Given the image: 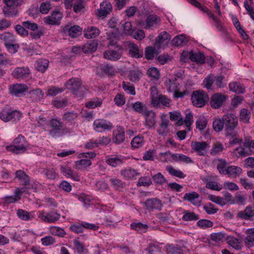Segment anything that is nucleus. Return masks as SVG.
Here are the masks:
<instances>
[{"instance_id": "nucleus-1", "label": "nucleus", "mask_w": 254, "mask_h": 254, "mask_svg": "<svg viewBox=\"0 0 254 254\" xmlns=\"http://www.w3.org/2000/svg\"><path fill=\"white\" fill-rule=\"evenodd\" d=\"M65 86L75 97L79 99L82 98L87 91L86 88L82 85V80L78 77L68 79L65 82Z\"/></svg>"}, {"instance_id": "nucleus-2", "label": "nucleus", "mask_w": 254, "mask_h": 254, "mask_svg": "<svg viewBox=\"0 0 254 254\" xmlns=\"http://www.w3.org/2000/svg\"><path fill=\"white\" fill-rule=\"evenodd\" d=\"M225 134L232 137H236L237 132L235 128L238 126V121L237 117L232 114L223 116Z\"/></svg>"}, {"instance_id": "nucleus-3", "label": "nucleus", "mask_w": 254, "mask_h": 254, "mask_svg": "<svg viewBox=\"0 0 254 254\" xmlns=\"http://www.w3.org/2000/svg\"><path fill=\"white\" fill-rule=\"evenodd\" d=\"M13 144L7 146V151L18 154L25 152L28 146V143L25 138L20 134L13 141Z\"/></svg>"}, {"instance_id": "nucleus-4", "label": "nucleus", "mask_w": 254, "mask_h": 254, "mask_svg": "<svg viewBox=\"0 0 254 254\" xmlns=\"http://www.w3.org/2000/svg\"><path fill=\"white\" fill-rule=\"evenodd\" d=\"M22 114L18 111L12 110L8 106H5L0 112V119L4 122H9L12 119L18 120L21 117Z\"/></svg>"}, {"instance_id": "nucleus-5", "label": "nucleus", "mask_w": 254, "mask_h": 254, "mask_svg": "<svg viewBox=\"0 0 254 254\" xmlns=\"http://www.w3.org/2000/svg\"><path fill=\"white\" fill-rule=\"evenodd\" d=\"M191 99L193 105L200 108L205 105L208 100V96L204 91L198 90L192 92Z\"/></svg>"}, {"instance_id": "nucleus-6", "label": "nucleus", "mask_w": 254, "mask_h": 254, "mask_svg": "<svg viewBox=\"0 0 254 254\" xmlns=\"http://www.w3.org/2000/svg\"><path fill=\"white\" fill-rule=\"evenodd\" d=\"M123 45L126 50L128 52L130 57L135 59L142 57L143 53L142 50H140L136 44L130 41H125Z\"/></svg>"}, {"instance_id": "nucleus-7", "label": "nucleus", "mask_w": 254, "mask_h": 254, "mask_svg": "<svg viewBox=\"0 0 254 254\" xmlns=\"http://www.w3.org/2000/svg\"><path fill=\"white\" fill-rule=\"evenodd\" d=\"M118 49L116 50H109L104 53L105 59L112 61H117L121 59L123 54V47L121 45H117Z\"/></svg>"}, {"instance_id": "nucleus-8", "label": "nucleus", "mask_w": 254, "mask_h": 254, "mask_svg": "<svg viewBox=\"0 0 254 254\" xmlns=\"http://www.w3.org/2000/svg\"><path fill=\"white\" fill-rule=\"evenodd\" d=\"M191 149L200 156H204L209 144L205 141H192L190 144Z\"/></svg>"}, {"instance_id": "nucleus-9", "label": "nucleus", "mask_w": 254, "mask_h": 254, "mask_svg": "<svg viewBox=\"0 0 254 254\" xmlns=\"http://www.w3.org/2000/svg\"><path fill=\"white\" fill-rule=\"evenodd\" d=\"M171 39V36L166 31L162 32L155 40L154 47L159 49L167 45Z\"/></svg>"}, {"instance_id": "nucleus-10", "label": "nucleus", "mask_w": 254, "mask_h": 254, "mask_svg": "<svg viewBox=\"0 0 254 254\" xmlns=\"http://www.w3.org/2000/svg\"><path fill=\"white\" fill-rule=\"evenodd\" d=\"M28 90L26 84L16 83L10 85L9 87V93L16 97H20Z\"/></svg>"}, {"instance_id": "nucleus-11", "label": "nucleus", "mask_w": 254, "mask_h": 254, "mask_svg": "<svg viewBox=\"0 0 254 254\" xmlns=\"http://www.w3.org/2000/svg\"><path fill=\"white\" fill-rule=\"evenodd\" d=\"M93 125L94 129L99 132H102L105 130H110L113 127L112 123L103 119L96 120L94 122Z\"/></svg>"}, {"instance_id": "nucleus-12", "label": "nucleus", "mask_w": 254, "mask_h": 254, "mask_svg": "<svg viewBox=\"0 0 254 254\" xmlns=\"http://www.w3.org/2000/svg\"><path fill=\"white\" fill-rule=\"evenodd\" d=\"M226 96L221 93H215L211 97L210 105L213 109L220 108L226 101Z\"/></svg>"}, {"instance_id": "nucleus-13", "label": "nucleus", "mask_w": 254, "mask_h": 254, "mask_svg": "<svg viewBox=\"0 0 254 254\" xmlns=\"http://www.w3.org/2000/svg\"><path fill=\"white\" fill-rule=\"evenodd\" d=\"M160 18L156 15L150 14L147 17L144 28L146 29L156 28L160 25Z\"/></svg>"}, {"instance_id": "nucleus-14", "label": "nucleus", "mask_w": 254, "mask_h": 254, "mask_svg": "<svg viewBox=\"0 0 254 254\" xmlns=\"http://www.w3.org/2000/svg\"><path fill=\"white\" fill-rule=\"evenodd\" d=\"M143 115L145 118V125L148 128L154 127L156 125V114L152 111L144 110Z\"/></svg>"}, {"instance_id": "nucleus-15", "label": "nucleus", "mask_w": 254, "mask_h": 254, "mask_svg": "<svg viewBox=\"0 0 254 254\" xmlns=\"http://www.w3.org/2000/svg\"><path fill=\"white\" fill-rule=\"evenodd\" d=\"M82 28L78 25H66L63 28V32L71 37L74 38L81 32Z\"/></svg>"}, {"instance_id": "nucleus-16", "label": "nucleus", "mask_w": 254, "mask_h": 254, "mask_svg": "<svg viewBox=\"0 0 254 254\" xmlns=\"http://www.w3.org/2000/svg\"><path fill=\"white\" fill-rule=\"evenodd\" d=\"M183 199L189 201L195 206H200L201 202L199 194L195 191L185 193Z\"/></svg>"}, {"instance_id": "nucleus-17", "label": "nucleus", "mask_w": 254, "mask_h": 254, "mask_svg": "<svg viewBox=\"0 0 254 254\" xmlns=\"http://www.w3.org/2000/svg\"><path fill=\"white\" fill-rule=\"evenodd\" d=\"M30 74L28 67H19L15 68L12 71V75L16 79H23L29 76Z\"/></svg>"}, {"instance_id": "nucleus-18", "label": "nucleus", "mask_w": 254, "mask_h": 254, "mask_svg": "<svg viewBox=\"0 0 254 254\" xmlns=\"http://www.w3.org/2000/svg\"><path fill=\"white\" fill-rule=\"evenodd\" d=\"M60 214L56 212L51 211L44 215L43 213L40 212L39 218L42 221L47 223H54L60 218Z\"/></svg>"}, {"instance_id": "nucleus-19", "label": "nucleus", "mask_w": 254, "mask_h": 254, "mask_svg": "<svg viewBox=\"0 0 254 254\" xmlns=\"http://www.w3.org/2000/svg\"><path fill=\"white\" fill-rule=\"evenodd\" d=\"M121 34L117 30H116L114 32L107 33V40L109 41L108 46L117 47V45H119L118 43L121 40Z\"/></svg>"}, {"instance_id": "nucleus-20", "label": "nucleus", "mask_w": 254, "mask_h": 254, "mask_svg": "<svg viewBox=\"0 0 254 254\" xmlns=\"http://www.w3.org/2000/svg\"><path fill=\"white\" fill-rule=\"evenodd\" d=\"M254 216V205H249L246 207L244 211H240L237 217L241 219L249 220Z\"/></svg>"}, {"instance_id": "nucleus-21", "label": "nucleus", "mask_w": 254, "mask_h": 254, "mask_svg": "<svg viewBox=\"0 0 254 254\" xmlns=\"http://www.w3.org/2000/svg\"><path fill=\"white\" fill-rule=\"evenodd\" d=\"M62 16L63 14L61 12L57 11H54L51 15L44 18V22L49 25L59 24Z\"/></svg>"}, {"instance_id": "nucleus-22", "label": "nucleus", "mask_w": 254, "mask_h": 254, "mask_svg": "<svg viewBox=\"0 0 254 254\" xmlns=\"http://www.w3.org/2000/svg\"><path fill=\"white\" fill-rule=\"evenodd\" d=\"M146 209L152 210L154 209H161L162 204L161 201L156 198L147 199L144 202Z\"/></svg>"}, {"instance_id": "nucleus-23", "label": "nucleus", "mask_w": 254, "mask_h": 254, "mask_svg": "<svg viewBox=\"0 0 254 254\" xmlns=\"http://www.w3.org/2000/svg\"><path fill=\"white\" fill-rule=\"evenodd\" d=\"M60 171L63 175H65L67 178H70L76 181H79L80 180L79 176L77 174L73 173L70 167L67 166L61 165Z\"/></svg>"}, {"instance_id": "nucleus-24", "label": "nucleus", "mask_w": 254, "mask_h": 254, "mask_svg": "<svg viewBox=\"0 0 254 254\" xmlns=\"http://www.w3.org/2000/svg\"><path fill=\"white\" fill-rule=\"evenodd\" d=\"M106 162L113 167L121 166L123 163V159L116 155H109L106 157Z\"/></svg>"}, {"instance_id": "nucleus-25", "label": "nucleus", "mask_w": 254, "mask_h": 254, "mask_svg": "<svg viewBox=\"0 0 254 254\" xmlns=\"http://www.w3.org/2000/svg\"><path fill=\"white\" fill-rule=\"evenodd\" d=\"M15 178L18 179L21 185L27 186L30 184V178L23 171L18 170L15 172Z\"/></svg>"}, {"instance_id": "nucleus-26", "label": "nucleus", "mask_w": 254, "mask_h": 254, "mask_svg": "<svg viewBox=\"0 0 254 254\" xmlns=\"http://www.w3.org/2000/svg\"><path fill=\"white\" fill-rule=\"evenodd\" d=\"M169 121L168 120H162L159 128L157 129L158 134L162 136H166L170 133L168 128Z\"/></svg>"}, {"instance_id": "nucleus-27", "label": "nucleus", "mask_w": 254, "mask_h": 254, "mask_svg": "<svg viewBox=\"0 0 254 254\" xmlns=\"http://www.w3.org/2000/svg\"><path fill=\"white\" fill-rule=\"evenodd\" d=\"M113 141L120 144L125 140V129L122 127H119L114 132Z\"/></svg>"}, {"instance_id": "nucleus-28", "label": "nucleus", "mask_w": 254, "mask_h": 254, "mask_svg": "<svg viewBox=\"0 0 254 254\" xmlns=\"http://www.w3.org/2000/svg\"><path fill=\"white\" fill-rule=\"evenodd\" d=\"M171 100L166 97L165 95L159 94V96L154 100V101L152 103L154 106L158 107L160 105L164 106L169 107L170 105Z\"/></svg>"}, {"instance_id": "nucleus-29", "label": "nucleus", "mask_w": 254, "mask_h": 254, "mask_svg": "<svg viewBox=\"0 0 254 254\" xmlns=\"http://www.w3.org/2000/svg\"><path fill=\"white\" fill-rule=\"evenodd\" d=\"M121 174L124 178L127 180H131L139 175L137 170L127 168L121 171Z\"/></svg>"}, {"instance_id": "nucleus-30", "label": "nucleus", "mask_w": 254, "mask_h": 254, "mask_svg": "<svg viewBox=\"0 0 254 254\" xmlns=\"http://www.w3.org/2000/svg\"><path fill=\"white\" fill-rule=\"evenodd\" d=\"M22 193L23 191L19 188H17L15 191L14 195L7 196L4 197L5 203L8 204L18 201L20 199Z\"/></svg>"}, {"instance_id": "nucleus-31", "label": "nucleus", "mask_w": 254, "mask_h": 254, "mask_svg": "<svg viewBox=\"0 0 254 254\" xmlns=\"http://www.w3.org/2000/svg\"><path fill=\"white\" fill-rule=\"evenodd\" d=\"M171 157L172 161L175 162H183L185 163H191L193 162V161L190 157L182 154H171Z\"/></svg>"}, {"instance_id": "nucleus-32", "label": "nucleus", "mask_w": 254, "mask_h": 254, "mask_svg": "<svg viewBox=\"0 0 254 254\" xmlns=\"http://www.w3.org/2000/svg\"><path fill=\"white\" fill-rule=\"evenodd\" d=\"M189 41L186 35L181 34L175 36L172 40V43L175 46H183L186 45Z\"/></svg>"}, {"instance_id": "nucleus-33", "label": "nucleus", "mask_w": 254, "mask_h": 254, "mask_svg": "<svg viewBox=\"0 0 254 254\" xmlns=\"http://www.w3.org/2000/svg\"><path fill=\"white\" fill-rule=\"evenodd\" d=\"M100 34V30L95 27H88L84 31V37L88 39L95 38Z\"/></svg>"}, {"instance_id": "nucleus-34", "label": "nucleus", "mask_w": 254, "mask_h": 254, "mask_svg": "<svg viewBox=\"0 0 254 254\" xmlns=\"http://www.w3.org/2000/svg\"><path fill=\"white\" fill-rule=\"evenodd\" d=\"M190 59L192 62L202 64L205 62L204 54L200 52L194 53L192 51L190 53Z\"/></svg>"}, {"instance_id": "nucleus-35", "label": "nucleus", "mask_w": 254, "mask_h": 254, "mask_svg": "<svg viewBox=\"0 0 254 254\" xmlns=\"http://www.w3.org/2000/svg\"><path fill=\"white\" fill-rule=\"evenodd\" d=\"M98 43L95 41L86 43L82 48V51L85 54L94 52L97 48Z\"/></svg>"}, {"instance_id": "nucleus-36", "label": "nucleus", "mask_w": 254, "mask_h": 254, "mask_svg": "<svg viewBox=\"0 0 254 254\" xmlns=\"http://www.w3.org/2000/svg\"><path fill=\"white\" fill-rule=\"evenodd\" d=\"M112 6L111 3L103 2L101 3V9L98 10V15L100 17L106 16L112 10Z\"/></svg>"}, {"instance_id": "nucleus-37", "label": "nucleus", "mask_w": 254, "mask_h": 254, "mask_svg": "<svg viewBox=\"0 0 254 254\" xmlns=\"http://www.w3.org/2000/svg\"><path fill=\"white\" fill-rule=\"evenodd\" d=\"M242 169L240 167L231 166L226 169V174L233 177H237L242 173Z\"/></svg>"}, {"instance_id": "nucleus-38", "label": "nucleus", "mask_w": 254, "mask_h": 254, "mask_svg": "<svg viewBox=\"0 0 254 254\" xmlns=\"http://www.w3.org/2000/svg\"><path fill=\"white\" fill-rule=\"evenodd\" d=\"M166 170L171 175L178 177L180 179H183L186 176V175L182 171L175 169L171 165L167 166Z\"/></svg>"}, {"instance_id": "nucleus-39", "label": "nucleus", "mask_w": 254, "mask_h": 254, "mask_svg": "<svg viewBox=\"0 0 254 254\" xmlns=\"http://www.w3.org/2000/svg\"><path fill=\"white\" fill-rule=\"evenodd\" d=\"M0 39L3 42L5 46L15 42L14 35L9 32H4L1 34L0 35Z\"/></svg>"}, {"instance_id": "nucleus-40", "label": "nucleus", "mask_w": 254, "mask_h": 254, "mask_svg": "<svg viewBox=\"0 0 254 254\" xmlns=\"http://www.w3.org/2000/svg\"><path fill=\"white\" fill-rule=\"evenodd\" d=\"M2 12L5 16L13 17L18 15V10L16 7L4 6L3 8Z\"/></svg>"}, {"instance_id": "nucleus-41", "label": "nucleus", "mask_w": 254, "mask_h": 254, "mask_svg": "<svg viewBox=\"0 0 254 254\" xmlns=\"http://www.w3.org/2000/svg\"><path fill=\"white\" fill-rule=\"evenodd\" d=\"M229 89L236 94H242L245 92V88L237 82L233 81L229 83Z\"/></svg>"}, {"instance_id": "nucleus-42", "label": "nucleus", "mask_w": 254, "mask_h": 254, "mask_svg": "<svg viewBox=\"0 0 254 254\" xmlns=\"http://www.w3.org/2000/svg\"><path fill=\"white\" fill-rule=\"evenodd\" d=\"M182 219L186 221H196L199 217L198 215L196 214L194 212H191L189 210H185L183 212Z\"/></svg>"}, {"instance_id": "nucleus-43", "label": "nucleus", "mask_w": 254, "mask_h": 254, "mask_svg": "<svg viewBox=\"0 0 254 254\" xmlns=\"http://www.w3.org/2000/svg\"><path fill=\"white\" fill-rule=\"evenodd\" d=\"M49 66V61L41 59L36 61V68L37 70L44 72Z\"/></svg>"}, {"instance_id": "nucleus-44", "label": "nucleus", "mask_w": 254, "mask_h": 254, "mask_svg": "<svg viewBox=\"0 0 254 254\" xmlns=\"http://www.w3.org/2000/svg\"><path fill=\"white\" fill-rule=\"evenodd\" d=\"M213 129L216 132H220L223 130L224 127V122L223 120V116L222 118L215 119L212 123Z\"/></svg>"}, {"instance_id": "nucleus-45", "label": "nucleus", "mask_w": 254, "mask_h": 254, "mask_svg": "<svg viewBox=\"0 0 254 254\" xmlns=\"http://www.w3.org/2000/svg\"><path fill=\"white\" fill-rule=\"evenodd\" d=\"M250 117L251 112L249 110L243 108L240 110L239 119L241 122L245 124H248L249 123Z\"/></svg>"}, {"instance_id": "nucleus-46", "label": "nucleus", "mask_w": 254, "mask_h": 254, "mask_svg": "<svg viewBox=\"0 0 254 254\" xmlns=\"http://www.w3.org/2000/svg\"><path fill=\"white\" fill-rule=\"evenodd\" d=\"M16 214L19 219L24 221H28L34 218L30 213L21 209H18Z\"/></svg>"}, {"instance_id": "nucleus-47", "label": "nucleus", "mask_w": 254, "mask_h": 254, "mask_svg": "<svg viewBox=\"0 0 254 254\" xmlns=\"http://www.w3.org/2000/svg\"><path fill=\"white\" fill-rule=\"evenodd\" d=\"M130 228L131 229L136 230L139 233H144L146 231L148 226L140 222L132 223L130 225Z\"/></svg>"}, {"instance_id": "nucleus-48", "label": "nucleus", "mask_w": 254, "mask_h": 254, "mask_svg": "<svg viewBox=\"0 0 254 254\" xmlns=\"http://www.w3.org/2000/svg\"><path fill=\"white\" fill-rule=\"evenodd\" d=\"M92 163L90 159H81L75 162V167L78 169H85L91 165Z\"/></svg>"}, {"instance_id": "nucleus-49", "label": "nucleus", "mask_w": 254, "mask_h": 254, "mask_svg": "<svg viewBox=\"0 0 254 254\" xmlns=\"http://www.w3.org/2000/svg\"><path fill=\"white\" fill-rule=\"evenodd\" d=\"M147 254H161V248L158 245L150 244L145 249Z\"/></svg>"}, {"instance_id": "nucleus-50", "label": "nucleus", "mask_w": 254, "mask_h": 254, "mask_svg": "<svg viewBox=\"0 0 254 254\" xmlns=\"http://www.w3.org/2000/svg\"><path fill=\"white\" fill-rule=\"evenodd\" d=\"M224 147L222 143L217 142L213 144L212 149L210 150V154L212 156H215L219 154L223 150Z\"/></svg>"}, {"instance_id": "nucleus-51", "label": "nucleus", "mask_w": 254, "mask_h": 254, "mask_svg": "<svg viewBox=\"0 0 254 254\" xmlns=\"http://www.w3.org/2000/svg\"><path fill=\"white\" fill-rule=\"evenodd\" d=\"M42 174L46 176L47 178L52 180L56 179L58 176V174L56 172V171L54 168L45 169L43 170Z\"/></svg>"}, {"instance_id": "nucleus-52", "label": "nucleus", "mask_w": 254, "mask_h": 254, "mask_svg": "<svg viewBox=\"0 0 254 254\" xmlns=\"http://www.w3.org/2000/svg\"><path fill=\"white\" fill-rule=\"evenodd\" d=\"M247 232L249 235L246 238V244L250 246H254V228L248 229Z\"/></svg>"}, {"instance_id": "nucleus-53", "label": "nucleus", "mask_w": 254, "mask_h": 254, "mask_svg": "<svg viewBox=\"0 0 254 254\" xmlns=\"http://www.w3.org/2000/svg\"><path fill=\"white\" fill-rule=\"evenodd\" d=\"M102 103L101 99L96 98L92 99L86 103V107L90 109H93L101 106Z\"/></svg>"}, {"instance_id": "nucleus-54", "label": "nucleus", "mask_w": 254, "mask_h": 254, "mask_svg": "<svg viewBox=\"0 0 254 254\" xmlns=\"http://www.w3.org/2000/svg\"><path fill=\"white\" fill-rule=\"evenodd\" d=\"M144 143V139L142 136H137L134 137L131 142V146L134 148L141 147Z\"/></svg>"}, {"instance_id": "nucleus-55", "label": "nucleus", "mask_w": 254, "mask_h": 254, "mask_svg": "<svg viewBox=\"0 0 254 254\" xmlns=\"http://www.w3.org/2000/svg\"><path fill=\"white\" fill-rule=\"evenodd\" d=\"M227 243L230 246L236 250H239L241 248L239 239L233 237L228 238L227 239Z\"/></svg>"}, {"instance_id": "nucleus-56", "label": "nucleus", "mask_w": 254, "mask_h": 254, "mask_svg": "<svg viewBox=\"0 0 254 254\" xmlns=\"http://www.w3.org/2000/svg\"><path fill=\"white\" fill-rule=\"evenodd\" d=\"M208 198L212 202L221 206H224L226 204V200L220 196H216L213 194H209L208 195Z\"/></svg>"}, {"instance_id": "nucleus-57", "label": "nucleus", "mask_w": 254, "mask_h": 254, "mask_svg": "<svg viewBox=\"0 0 254 254\" xmlns=\"http://www.w3.org/2000/svg\"><path fill=\"white\" fill-rule=\"evenodd\" d=\"M49 229L50 233L54 235L63 237L65 234L64 230L58 227L52 226L50 227Z\"/></svg>"}, {"instance_id": "nucleus-58", "label": "nucleus", "mask_w": 254, "mask_h": 254, "mask_svg": "<svg viewBox=\"0 0 254 254\" xmlns=\"http://www.w3.org/2000/svg\"><path fill=\"white\" fill-rule=\"evenodd\" d=\"M68 99H55L53 101V104L57 108H62L66 107L68 105Z\"/></svg>"}, {"instance_id": "nucleus-59", "label": "nucleus", "mask_w": 254, "mask_h": 254, "mask_svg": "<svg viewBox=\"0 0 254 254\" xmlns=\"http://www.w3.org/2000/svg\"><path fill=\"white\" fill-rule=\"evenodd\" d=\"M153 181L158 185H163L167 183V180L165 177L161 173H158L152 177Z\"/></svg>"}, {"instance_id": "nucleus-60", "label": "nucleus", "mask_w": 254, "mask_h": 254, "mask_svg": "<svg viewBox=\"0 0 254 254\" xmlns=\"http://www.w3.org/2000/svg\"><path fill=\"white\" fill-rule=\"evenodd\" d=\"M168 253L172 254H183V250L180 246L168 245L167 247Z\"/></svg>"}, {"instance_id": "nucleus-61", "label": "nucleus", "mask_w": 254, "mask_h": 254, "mask_svg": "<svg viewBox=\"0 0 254 254\" xmlns=\"http://www.w3.org/2000/svg\"><path fill=\"white\" fill-rule=\"evenodd\" d=\"M64 90V88L52 86L48 90L47 95L50 96H55L59 93H62Z\"/></svg>"}, {"instance_id": "nucleus-62", "label": "nucleus", "mask_w": 254, "mask_h": 254, "mask_svg": "<svg viewBox=\"0 0 254 254\" xmlns=\"http://www.w3.org/2000/svg\"><path fill=\"white\" fill-rule=\"evenodd\" d=\"M244 145L246 148L248 149L251 155L254 153V140H251L249 138H246Z\"/></svg>"}, {"instance_id": "nucleus-63", "label": "nucleus", "mask_w": 254, "mask_h": 254, "mask_svg": "<svg viewBox=\"0 0 254 254\" xmlns=\"http://www.w3.org/2000/svg\"><path fill=\"white\" fill-rule=\"evenodd\" d=\"M207 125V121L204 117L199 118L196 122V128L202 131Z\"/></svg>"}, {"instance_id": "nucleus-64", "label": "nucleus", "mask_w": 254, "mask_h": 254, "mask_svg": "<svg viewBox=\"0 0 254 254\" xmlns=\"http://www.w3.org/2000/svg\"><path fill=\"white\" fill-rule=\"evenodd\" d=\"M77 117V114L74 112H66L64 114V120L68 122H71L74 121Z\"/></svg>"}]
</instances>
